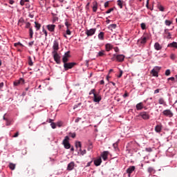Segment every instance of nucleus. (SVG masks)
<instances>
[{
	"mask_svg": "<svg viewBox=\"0 0 177 177\" xmlns=\"http://www.w3.org/2000/svg\"><path fill=\"white\" fill-rule=\"evenodd\" d=\"M82 118H77L75 120V122H80L81 121Z\"/></svg>",
	"mask_w": 177,
	"mask_h": 177,
	"instance_id": "nucleus-57",
	"label": "nucleus"
},
{
	"mask_svg": "<svg viewBox=\"0 0 177 177\" xmlns=\"http://www.w3.org/2000/svg\"><path fill=\"white\" fill-rule=\"evenodd\" d=\"M35 28H36L37 31H39V30H41V24L35 21Z\"/></svg>",
	"mask_w": 177,
	"mask_h": 177,
	"instance_id": "nucleus-26",
	"label": "nucleus"
},
{
	"mask_svg": "<svg viewBox=\"0 0 177 177\" xmlns=\"http://www.w3.org/2000/svg\"><path fill=\"white\" fill-rule=\"evenodd\" d=\"M57 127H59V128H60V127H63V122H62V121L57 122Z\"/></svg>",
	"mask_w": 177,
	"mask_h": 177,
	"instance_id": "nucleus-40",
	"label": "nucleus"
},
{
	"mask_svg": "<svg viewBox=\"0 0 177 177\" xmlns=\"http://www.w3.org/2000/svg\"><path fill=\"white\" fill-rule=\"evenodd\" d=\"M28 64L29 66H34V63L32 62V59H31V57H28Z\"/></svg>",
	"mask_w": 177,
	"mask_h": 177,
	"instance_id": "nucleus-37",
	"label": "nucleus"
},
{
	"mask_svg": "<svg viewBox=\"0 0 177 177\" xmlns=\"http://www.w3.org/2000/svg\"><path fill=\"white\" fill-rule=\"evenodd\" d=\"M148 172L149 174H154V172H156V170H154V169L153 167H149Z\"/></svg>",
	"mask_w": 177,
	"mask_h": 177,
	"instance_id": "nucleus-34",
	"label": "nucleus"
},
{
	"mask_svg": "<svg viewBox=\"0 0 177 177\" xmlns=\"http://www.w3.org/2000/svg\"><path fill=\"white\" fill-rule=\"evenodd\" d=\"M97 3H94L93 6V11L97 12Z\"/></svg>",
	"mask_w": 177,
	"mask_h": 177,
	"instance_id": "nucleus-32",
	"label": "nucleus"
},
{
	"mask_svg": "<svg viewBox=\"0 0 177 177\" xmlns=\"http://www.w3.org/2000/svg\"><path fill=\"white\" fill-rule=\"evenodd\" d=\"M124 59H125V55H116V62H119L122 63V62H124Z\"/></svg>",
	"mask_w": 177,
	"mask_h": 177,
	"instance_id": "nucleus-12",
	"label": "nucleus"
},
{
	"mask_svg": "<svg viewBox=\"0 0 177 177\" xmlns=\"http://www.w3.org/2000/svg\"><path fill=\"white\" fill-rule=\"evenodd\" d=\"M81 154H82V156H84V154H86V150L84 149V150L82 151Z\"/></svg>",
	"mask_w": 177,
	"mask_h": 177,
	"instance_id": "nucleus-60",
	"label": "nucleus"
},
{
	"mask_svg": "<svg viewBox=\"0 0 177 177\" xmlns=\"http://www.w3.org/2000/svg\"><path fill=\"white\" fill-rule=\"evenodd\" d=\"M122 74H123V72H122V71H120V74H119V75L118 76V78H121V77H122Z\"/></svg>",
	"mask_w": 177,
	"mask_h": 177,
	"instance_id": "nucleus-51",
	"label": "nucleus"
},
{
	"mask_svg": "<svg viewBox=\"0 0 177 177\" xmlns=\"http://www.w3.org/2000/svg\"><path fill=\"white\" fill-rule=\"evenodd\" d=\"M29 34L30 38H32V35H34V31L32 30V28H29Z\"/></svg>",
	"mask_w": 177,
	"mask_h": 177,
	"instance_id": "nucleus-35",
	"label": "nucleus"
},
{
	"mask_svg": "<svg viewBox=\"0 0 177 177\" xmlns=\"http://www.w3.org/2000/svg\"><path fill=\"white\" fill-rule=\"evenodd\" d=\"M24 0H21V1H20V5H21V6H24Z\"/></svg>",
	"mask_w": 177,
	"mask_h": 177,
	"instance_id": "nucleus-64",
	"label": "nucleus"
},
{
	"mask_svg": "<svg viewBox=\"0 0 177 177\" xmlns=\"http://www.w3.org/2000/svg\"><path fill=\"white\" fill-rule=\"evenodd\" d=\"M158 9H159V10L160 11V12H164V10H165V8H164V6H162V5H160V4H158Z\"/></svg>",
	"mask_w": 177,
	"mask_h": 177,
	"instance_id": "nucleus-33",
	"label": "nucleus"
},
{
	"mask_svg": "<svg viewBox=\"0 0 177 177\" xmlns=\"http://www.w3.org/2000/svg\"><path fill=\"white\" fill-rule=\"evenodd\" d=\"M70 138L68 136H65L64 139L63 140L62 145L66 149H70L71 147V145H70Z\"/></svg>",
	"mask_w": 177,
	"mask_h": 177,
	"instance_id": "nucleus-2",
	"label": "nucleus"
},
{
	"mask_svg": "<svg viewBox=\"0 0 177 177\" xmlns=\"http://www.w3.org/2000/svg\"><path fill=\"white\" fill-rule=\"evenodd\" d=\"M66 35H71V31H70V29H68V28L66 30Z\"/></svg>",
	"mask_w": 177,
	"mask_h": 177,
	"instance_id": "nucleus-53",
	"label": "nucleus"
},
{
	"mask_svg": "<svg viewBox=\"0 0 177 177\" xmlns=\"http://www.w3.org/2000/svg\"><path fill=\"white\" fill-rule=\"evenodd\" d=\"M165 23L166 26H171V24H172V21H171L169 20H165Z\"/></svg>",
	"mask_w": 177,
	"mask_h": 177,
	"instance_id": "nucleus-38",
	"label": "nucleus"
},
{
	"mask_svg": "<svg viewBox=\"0 0 177 177\" xmlns=\"http://www.w3.org/2000/svg\"><path fill=\"white\" fill-rule=\"evenodd\" d=\"M157 70H160V68L158 66H156L155 67V68L151 70V74H152L153 77H158V72H157Z\"/></svg>",
	"mask_w": 177,
	"mask_h": 177,
	"instance_id": "nucleus-11",
	"label": "nucleus"
},
{
	"mask_svg": "<svg viewBox=\"0 0 177 177\" xmlns=\"http://www.w3.org/2000/svg\"><path fill=\"white\" fill-rule=\"evenodd\" d=\"M162 131V124H159L155 127V131L157 132V133H160Z\"/></svg>",
	"mask_w": 177,
	"mask_h": 177,
	"instance_id": "nucleus-16",
	"label": "nucleus"
},
{
	"mask_svg": "<svg viewBox=\"0 0 177 177\" xmlns=\"http://www.w3.org/2000/svg\"><path fill=\"white\" fill-rule=\"evenodd\" d=\"M111 60H112L113 62H114L115 60H117V55L114 54L113 55V57L111 59Z\"/></svg>",
	"mask_w": 177,
	"mask_h": 177,
	"instance_id": "nucleus-44",
	"label": "nucleus"
},
{
	"mask_svg": "<svg viewBox=\"0 0 177 177\" xmlns=\"http://www.w3.org/2000/svg\"><path fill=\"white\" fill-rule=\"evenodd\" d=\"M145 150H146V151H148L149 153L152 151V149L150 147L146 148Z\"/></svg>",
	"mask_w": 177,
	"mask_h": 177,
	"instance_id": "nucleus-54",
	"label": "nucleus"
},
{
	"mask_svg": "<svg viewBox=\"0 0 177 177\" xmlns=\"http://www.w3.org/2000/svg\"><path fill=\"white\" fill-rule=\"evenodd\" d=\"M170 58L171 59V60H175V59H176V55H175V54H171L170 55Z\"/></svg>",
	"mask_w": 177,
	"mask_h": 177,
	"instance_id": "nucleus-45",
	"label": "nucleus"
},
{
	"mask_svg": "<svg viewBox=\"0 0 177 177\" xmlns=\"http://www.w3.org/2000/svg\"><path fill=\"white\" fill-rule=\"evenodd\" d=\"M9 168L11 169L12 171H13L16 168V165H15L13 163H10L9 164Z\"/></svg>",
	"mask_w": 177,
	"mask_h": 177,
	"instance_id": "nucleus-31",
	"label": "nucleus"
},
{
	"mask_svg": "<svg viewBox=\"0 0 177 177\" xmlns=\"http://www.w3.org/2000/svg\"><path fill=\"white\" fill-rule=\"evenodd\" d=\"M76 64L77 63L75 62H65L64 63V68L65 71H67L68 70H70V68H73V67H74V66H75Z\"/></svg>",
	"mask_w": 177,
	"mask_h": 177,
	"instance_id": "nucleus-4",
	"label": "nucleus"
},
{
	"mask_svg": "<svg viewBox=\"0 0 177 177\" xmlns=\"http://www.w3.org/2000/svg\"><path fill=\"white\" fill-rule=\"evenodd\" d=\"M19 45H20L21 46L22 44L20 42L15 43L14 46H19Z\"/></svg>",
	"mask_w": 177,
	"mask_h": 177,
	"instance_id": "nucleus-55",
	"label": "nucleus"
},
{
	"mask_svg": "<svg viewBox=\"0 0 177 177\" xmlns=\"http://www.w3.org/2000/svg\"><path fill=\"white\" fill-rule=\"evenodd\" d=\"M168 46H170L171 48H177V43L174 41L168 45Z\"/></svg>",
	"mask_w": 177,
	"mask_h": 177,
	"instance_id": "nucleus-30",
	"label": "nucleus"
},
{
	"mask_svg": "<svg viewBox=\"0 0 177 177\" xmlns=\"http://www.w3.org/2000/svg\"><path fill=\"white\" fill-rule=\"evenodd\" d=\"M98 39H100V41H103L104 39V33L103 32H100L98 34Z\"/></svg>",
	"mask_w": 177,
	"mask_h": 177,
	"instance_id": "nucleus-25",
	"label": "nucleus"
},
{
	"mask_svg": "<svg viewBox=\"0 0 177 177\" xmlns=\"http://www.w3.org/2000/svg\"><path fill=\"white\" fill-rule=\"evenodd\" d=\"M133 171H135V166H130L127 169V174H129V175H131V174H132V172H133Z\"/></svg>",
	"mask_w": 177,
	"mask_h": 177,
	"instance_id": "nucleus-19",
	"label": "nucleus"
},
{
	"mask_svg": "<svg viewBox=\"0 0 177 177\" xmlns=\"http://www.w3.org/2000/svg\"><path fill=\"white\" fill-rule=\"evenodd\" d=\"M163 115H165V117H169V118L174 117V113L171 112L169 109H166L162 111Z\"/></svg>",
	"mask_w": 177,
	"mask_h": 177,
	"instance_id": "nucleus-8",
	"label": "nucleus"
},
{
	"mask_svg": "<svg viewBox=\"0 0 177 177\" xmlns=\"http://www.w3.org/2000/svg\"><path fill=\"white\" fill-rule=\"evenodd\" d=\"M142 30H146V24L142 23L140 24Z\"/></svg>",
	"mask_w": 177,
	"mask_h": 177,
	"instance_id": "nucleus-42",
	"label": "nucleus"
},
{
	"mask_svg": "<svg viewBox=\"0 0 177 177\" xmlns=\"http://www.w3.org/2000/svg\"><path fill=\"white\" fill-rule=\"evenodd\" d=\"M105 48L106 52H110V50H111V49H113V46H111V44H107L105 46Z\"/></svg>",
	"mask_w": 177,
	"mask_h": 177,
	"instance_id": "nucleus-23",
	"label": "nucleus"
},
{
	"mask_svg": "<svg viewBox=\"0 0 177 177\" xmlns=\"http://www.w3.org/2000/svg\"><path fill=\"white\" fill-rule=\"evenodd\" d=\"M47 28L48 31H50V32H53V31H55V28H56V25H53V24L48 25Z\"/></svg>",
	"mask_w": 177,
	"mask_h": 177,
	"instance_id": "nucleus-18",
	"label": "nucleus"
},
{
	"mask_svg": "<svg viewBox=\"0 0 177 177\" xmlns=\"http://www.w3.org/2000/svg\"><path fill=\"white\" fill-rule=\"evenodd\" d=\"M51 128H53V129H56V123L55 122H52L50 124Z\"/></svg>",
	"mask_w": 177,
	"mask_h": 177,
	"instance_id": "nucleus-43",
	"label": "nucleus"
},
{
	"mask_svg": "<svg viewBox=\"0 0 177 177\" xmlns=\"http://www.w3.org/2000/svg\"><path fill=\"white\" fill-rule=\"evenodd\" d=\"M160 91H161V89L158 88V89H156V90L154 91V93H155V94H156V93H160Z\"/></svg>",
	"mask_w": 177,
	"mask_h": 177,
	"instance_id": "nucleus-56",
	"label": "nucleus"
},
{
	"mask_svg": "<svg viewBox=\"0 0 177 177\" xmlns=\"http://www.w3.org/2000/svg\"><path fill=\"white\" fill-rule=\"evenodd\" d=\"M154 48L156 50H161V49H162V46H161L158 42L155 43Z\"/></svg>",
	"mask_w": 177,
	"mask_h": 177,
	"instance_id": "nucleus-21",
	"label": "nucleus"
},
{
	"mask_svg": "<svg viewBox=\"0 0 177 177\" xmlns=\"http://www.w3.org/2000/svg\"><path fill=\"white\" fill-rule=\"evenodd\" d=\"M114 149H117L118 147V142H115L113 145Z\"/></svg>",
	"mask_w": 177,
	"mask_h": 177,
	"instance_id": "nucleus-52",
	"label": "nucleus"
},
{
	"mask_svg": "<svg viewBox=\"0 0 177 177\" xmlns=\"http://www.w3.org/2000/svg\"><path fill=\"white\" fill-rule=\"evenodd\" d=\"M100 164H102V158H100L94 160V165H95V167H99Z\"/></svg>",
	"mask_w": 177,
	"mask_h": 177,
	"instance_id": "nucleus-20",
	"label": "nucleus"
},
{
	"mask_svg": "<svg viewBox=\"0 0 177 177\" xmlns=\"http://www.w3.org/2000/svg\"><path fill=\"white\" fill-rule=\"evenodd\" d=\"M19 136V131H17L13 136L12 138H17Z\"/></svg>",
	"mask_w": 177,
	"mask_h": 177,
	"instance_id": "nucleus-59",
	"label": "nucleus"
},
{
	"mask_svg": "<svg viewBox=\"0 0 177 177\" xmlns=\"http://www.w3.org/2000/svg\"><path fill=\"white\" fill-rule=\"evenodd\" d=\"M168 80H169V81H174L175 80V77H171L168 78Z\"/></svg>",
	"mask_w": 177,
	"mask_h": 177,
	"instance_id": "nucleus-62",
	"label": "nucleus"
},
{
	"mask_svg": "<svg viewBox=\"0 0 177 177\" xmlns=\"http://www.w3.org/2000/svg\"><path fill=\"white\" fill-rule=\"evenodd\" d=\"M117 3L120 9H122V1L121 0H118Z\"/></svg>",
	"mask_w": 177,
	"mask_h": 177,
	"instance_id": "nucleus-36",
	"label": "nucleus"
},
{
	"mask_svg": "<svg viewBox=\"0 0 177 177\" xmlns=\"http://www.w3.org/2000/svg\"><path fill=\"white\" fill-rule=\"evenodd\" d=\"M43 32L45 34L46 37H48V32L46 31V30H45L44 28H43Z\"/></svg>",
	"mask_w": 177,
	"mask_h": 177,
	"instance_id": "nucleus-50",
	"label": "nucleus"
},
{
	"mask_svg": "<svg viewBox=\"0 0 177 177\" xmlns=\"http://www.w3.org/2000/svg\"><path fill=\"white\" fill-rule=\"evenodd\" d=\"M137 117H141L142 120H150V114H149V112L142 111L139 113V115Z\"/></svg>",
	"mask_w": 177,
	"mask_h": 177,
	"instance_id": "nucleus-3",
	"label": "nucleus"
},
{
	"mask_svg": "<svg viewBox=\"0 0 177 177\" xmlns=\"http://www.w3.org/2000/svg\"><path fill=\"white\" fill-rule=\"evenodd\" d=\"M147 42V37L146 36H142L138 40V44H141V45H145Z\"/></svg>",
	"mask_w": 177,
	"mask_h": 177,
	"instance_id": "nucleus-10",
	"label": "nucleus"
},
{
	"mask_svg": "<svg viewBox=\"0 0 177 177\" xmlns=\"http://www.w3.org/2000/svg\"><path fill=\"white\" fill-rule=\"evenodd\" d=\"M109 154H110V152H109L108 151H104L102 153V159L104 160V161H106V160L109 157Z\"/></svg>",
	"mask_w": 177,
	"mask_h": 177,
	"instance_id": "nucleus-14",
	"label": "nucleus"
},
{
	"mask_svg": "<svg viewBox=\"0 0 177 177\" xmlns=\"http://www.w3.org/2000/svg\"><path fill=\"white\" fill-rule=\"evenodd\" d=\"M52 55L53 56V59L57 63V64H60V55H59V53H57V51L52 52Z\"/></svg>",
	"mask_w": 177,
	"mask_h": 177,
	"instance_id": "nucleus-5",
	"label": "nucleus"
},
{
	"mask_svg": "<svg viewBox=\"0 0 177 177\" xmlns=\"http://www.w3.org/2000/svg\"><path fill=\"white\" fill-rule=\"evenodd\" d=\"M75 167V163L74 162H71L67 167V171H73Z\"/></svg>",
	"mask_w": 177,
	"mask_h": 177,
	"instance_id": "nucleus-15",
	"label": "nucleus"
},
{
	"mask_svg": "<svg viewBox=\"0 0 177 177\" xmlns=\"http://www.w3.org/2000/svg\"><path fill=\"white\" fill-rule=\"evenodd\" d=\"M3 85H4L3 82L0 83V89H2L3 88Z\"/></svg>",
	"mask_w": 177,
	"mask_h": 177,
	"instance_id": "nucleus-61",
	"label": "nucleus"
},
{
	"mask_svg": "<svg viewBox=\"0 0 177 177\" xmlns=\"http://www.w3.org/2000/svg\"><path fill=\"white\" fill-rule=\"evenodd\" d=\"M75 147L77 149H78V147H80V151H82L81 147H82V145H81V142L78 141L75 142Z\"/></svg>",
	"mask_w": 177,
	"mask_h": 177,
	"instance_id": "nucleus-29",
	"label": "nucleus"
},
{
	"mask_svg": "<svg viewBox=\"0 0 177 177\" xmlns=\"http://www.w3.org/2000/svg\"><path fill=\"white\" fill-rule=\"evenodd\" d=\"M104 8H109V1H106L104 3Z\"/></svg>",
	"mask_w": 177,
	"mask_h": 177,
	"instance_id": "nucleus-58",
	"label": "nucleus"
},
{
	"mask_svg": "<svg viewBox=\"0 0 177 177\" xmlns=\"http://www.w3.org/2000/svg\"><path fill=\"white\" fill-rule=\"evenodd\" d=\"M69 136H71V138H73V139H74L75 136H77V134L75 133H70Z\"/></svg>",
	"mask_w": 177,
	"mask_h": 177,
	"instance_id": "nucleus-41",
	"label": "nucleus"
},
{
	"mask_svg": "<svg viewBox=\"0 0 177 177\" xmlns=\"http://www.w3.org/2000/svg\"><path fill=\"white\" fill-rule=\"evenodd\" d=\"M115 28H117V24H111L109 26V30H111V31L115 30Z\"/></svg>",
	"mask_w": 177,
	"mask_h": 177,
	"instance_id": "nucleus-27",
	"label": "nucleus"
},
{
	"mask_svg": "<svg viewBox=\"0 0 177 177\" xmlns=\"http://www.w3.org/2000/svg\"><path fill=\"white\" fill-rule=\"evenodd\" d=\"M113 10H114V8H110V9H109V10L106 12V14L111 13V12H113Z\"/></svg>",
	"mask_w": 177,
	"mask_h": 177,
	"instance_id": "nucleus-48",
	"label": "nucleus"
},
{
	"mask_svg": "<svg viewBox=\"0 0 177 177\" xmlns=\"http://www.w3.org/2000/svg\"><path fill=\"white\" fill-rule=\"evenodd\" d=\"M164 35L165 37V38H167V39H171V32H169V29H165V33Z\"/></svg>",
	"mask_w": 177,
	"mask_h": 177,
	"instance_id": "nucleus-17",
	"label": "nucleus"
},
{
	"mask_svg": "<svg viewBox=\"0 0 177 177\" xmlns=\"http://www.w3.org/2000/svg\"><path fill=\"white\" fill-rule=\"evenodd\" d=\"M96 32V28H91V29H86L85 34L87 35V37H92L93 35H95Z\"/></svg>",
	"mask_w": 177,
	"mask_h": 177,
	"instance_id": "nucleus-6",
	"label": "nucleus"
},
{
	"mask_svg": "<svg viewBox=\"0 0 177 177\" xmlns=\"http://www.w3.org/2000/svg\"><path fill=\"white\" fill-rule=\"evenodd\" d=\"M71 57V55H70V51H67L64 53V55L62 57V62L63 63H67L68 62V59Z\"/></svg>",
	"mask_w": 177,
	"mask_h": 177,
	"instance_id": "nucleus-7",
	"label": "nucleus"
},
{
	"mask_svg": "<svg viewBox=\"0 0 177 177\" xmlns=\"http://www.w3.org/2000/svg\"><path fill=\"white\" fill-rule=\"evenodd\" d=\"M137 110H142L143 109V103L140 102L136 104V106Z\"/></svg>",
	"mask_w": 177,
	"mask_h": 177,
	"instance_id": "nucleus-24",
	"label": "nucleus"
},
{
	"mask_svg": "<svg viewBox=\"0 0 177 177\" xmlns=\"http://www.w3.org/2000/svg\"><path fill=\"white\" fill-rule=\"evenodd\" d=\"M23 24H24V19L20 18L18 21V26H19L20 27H22Z\"/></svg>",
	"mask_w": 177,
	"mask_h": 177,
	"instance_id": "nucleus-28",
	"label": "nucleus"
},
{
	"mask_svg": "<svg viewBox=\"0 0 177 177\" xmlns=\"http://www.w3.org/2000/svg\"><path fill=\"white\" fill-rule=\"evenodd\" d=\"M65 26L67 28V29H68V28L70 27V26H71V24H68V21H66Z\"/></svg>",
	"mask_w": 177,
	"mask_h": 177,
	"instance_id": "nucleus-49",
	"label": "nucleus"
},
{
	"mask_svg": "<svg viewBox=\"0 0 177 177\" xmlns=\"http://www.w3.org/2000/svg\"><path fill=\"white\" fill-rule=\"evenodd\" d=\"M31 27V24L30 22L26 23V28H30Z\"/></svg>",
	"mask_w": 177,
	"mask_h": 177,
	"instance_id": "nucleus-46",
	"label": "nucleus"
},
{
	"mask_svg": "<svg viewBox=\"0 0 177 177\" xmlns=\"http://www.w3.org/2000/svg\"><path fill=\"white\" fill-rule=\"evenodd\" d=\"M89 95H93V102H95V103H99V102L102 100V95L100 93L96 92V89L95 88L91 90V91L89 92Z\"/></svg>",
	"mask_w": 177,
	"mask_h": 177,
	"instance_id": "nucleus-1",
	"label": "nucleus"
},
{
	"mask_svg": "<svg viewBox=\"0 0 177 177\" xmlns=\"http://www.w3.org/2000/svg\"><path fill=\"white\" fill-rule=\"evenodd\" d=\"M103 56H106V51L103 50L100 51L97 55V57H103Z\"/></svg>",
	"mask_w": 177,
	"mask_h": 177,
	"instance_id": "nucleus-22",
	"label": "nucleus"
},
{
	"mask_svg": "<svg viewBox=\"0 0 177 177\" xmlns=\"http://www.w3.org/2000/svg\"><path fill=\"white\" fill-rule=\"evenodd\" d=\"M171 74V71L169 69L166 70L165 75L168 76Z\"/></svg>",
	"mask_w": 177,
	"mask_h": 177,
	"instance_id": "nucleus-47",
	"label": "nucleus"
},
{
	"mask_svg": "<svg viewBox=\"0 0 177 177\" xmlns=\"http://www.w3.org/2000/svg\"><path fill=\"white\" fill-rule=\"evenodd\" d=\"M24 84V79L20 78L19 80L14 82L15 86H18V85H23Z\"/></svg>",
	"mask_w": 177,
	"mask_h": 177,
	"instance_id": "nucleus-13",
	"label": "nucleus"
},
{
	"mask_svg": "<svg viewBox=\"0 0 177 177\" xmlns=\"http://www.w3.org/2000/svg\"><path fill=\"white\" fill-rule=\"evenodd\" d=\"M53 50L52 52H57L59 50V41L57 39L55 40L53 46Z\"/></svg>",
	"mask_w": 177,
	"mask_h": 177,
	"instance_id": "nucleus-9",
	"label": "nucleus"
},
{
	"mask_svg": "<svg viewBox=\"0 0 177 177\" xmlns=\"http://www.w3.org/2000/svg\"><path fill=\"white\" fill-rule=\"evenodd\" d=\"M158 103L159 104H164V103H165V102L164 101V98H160L158 100Z\"/></svg>",
	"mask_w": 177,
	"mask_h": 177,
	"instance_id": "nucleus-39",
	"label": "nucleus"
},
{
	"mask_svg": "<svg viewBox=\"0 0 177 177\" xmlns=\"http://www.w3.org/2000/svg\"><path fill=\"white\" fill-rule=\"evenodd\" d=\"M32 45H34V41H30V42H29V44H28V46H32Z\"/></svg>",
	"mask_w": 177,
	"mask_h": 177,
	"instance_id": "nucleus-63",
	"label": "nucleus"
}]
</instances>
